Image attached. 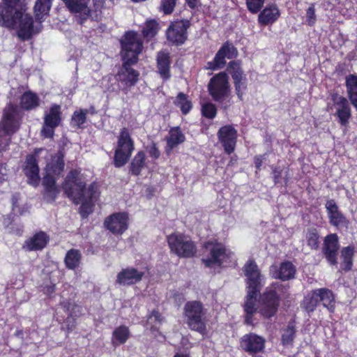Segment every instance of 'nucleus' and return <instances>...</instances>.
<instances>
[{"label":"nucleus","mask_w":357,"mask_h":357,"mask_svg":"<svg viewBox=\"0 0 357 357\" xmlns=\"http://www.w3.org/2000/svg\"><path fill=\"white\" fill-rule=\"evenodd\" d=\"M326 208L331 224L336 227L347 224V219L339 211L338 207L333 200H328L326 204Z\"/></svg>","instance_id":"c756f323"},{"label":"nucleus","mask_w":357,"mask_h":357,"mask_svg":"<svg viewBox=\"0 0 357 357\" xmlns=\"http://www.w3.org/2000/svg\"><path fill=\"white\" fill-rule=\"evenodd\" d=\"M156 310L153 309L151 313L148 316L144 327L146 330L154 332L156 329Z\"/></svg>","instance_id":"3c124183"},{"label":"nucleus","mask_w":357,"mask_h":357,"mask_svg":"<svg viewBox=\"0 0 357 357\" xmlns=\"http://www.w3.org/2000/svg\"><path fill=\"white\" fill-rule=\"evenodd\" d=\"M296 268L289 261L273 264L270 267V275L275 279L288 280L294 277Z\"/></svg>","instance_id":"b1692460"},{"label":"nucleus","mask_w":357,"mask_h":357,"mask_svg":"<svg viewBox=\"0 0 357 357\" xmlns=\"http://www.w3.org/2000/svg\"><path fill=\"white\" fill-rule=\"evenodd\" d=\"M319 296V301L322 303L324 307L328 309L330 312H333L335 307V301L333 294L326 289H317Z\"/></svg>","instance_id":"f704fd0d"},{"label":"nucleus","mask_w":357,"mask_h":357,"mask_svg":"<svg viewBox=\"0 0 357 357\" xmlns=\"http://www.w3.org/2000/svg\"><path fill=\"white\" fill-rule=\"evenodd\" d=\"M56 285L55 284H51L50 285H46L43 288V292L45 294L51 295L55 292Z\"/></svg>","instance_id":"13d9d810"},{"label":"nucleus","mask_w":357,"mask_h":357,"mask_svg":"<svg viewBox=\"0 0 357 357\" xmlns=\"http://www.w3.org/2000/svg\"><path fill=\"white\" fill-rule=\"evenodd\" d=\"M62 121L61 107L60 105L52 104L43 115V123L40 130V136L45 139H53L55 130Z\"/></svg>","instance_id":"0eeeda50"},{"label":"nucleus","mask_w":357,"mask_h":357,"mask_svg":"<svg viewBox=\"0 0 357 357\" xmlns=\"http://www.w3.org/2000/svg\"><path fill=\"white\" fill-rule=\"evenodd\" d=\"M208 90L215 101L222 102L229 97L231 92L228 75L225 73L214 75L208 82Z\"/></svg>","instance_id":"1a4fd4ad"},{"label":"nucleus","mask_w":357,"mask_h":357,"mask_svg":"<svg viewBox=\"0 0 357 357\" xmlns=\"http://www.w3.org/2000/svg\"><path fill=\"white\" fill-rule=\"evenodd\" d=\"M82 259V254L79 250L72 248L67 251L64 263L69 270H75L79 266Z\"/></svg>","instance_id":"c9c22d12"},{"label":"nucleus","mask_w":357,"mask_h":357,"mask_svg":"<svg viewBox=\"0 0 357 357\" xmlns=\"http://www.w3.org/2000/svg\"><path fill=\"white\" fill-rule=\"evenodd\" d=\"M144 275L143 271H139L134 267H127L117 274L116 282L123 286H130L139 282Z\"/></svg>","instance_id":"4be33fe9"},{"label":"nucleus","mask_w":357,"mask_h":357,"mask_svg":"<svg viewBox=\"0 0 357 357\" xmlns=\"http://www.w3.org/2000/svg\"><path fill=\"white\" fill-rule=\"evenodd\" d=\"M265 340L256 334L245 335L241 340V347L250 353H257L264 348Z\"/></svg>","instance_id":"393cba45"},{"label":"nucleus","mask_w":357,"mask_h":357,"mask_svg":"<svg viewBox=\"0 0 357 357\" xmlns=\"http://www.w3.org/2000/svg\"><path fill=\"white\" fill-rule=\"evenodd\" d=\"M175 105L178 107L183 114H186L192 109L191 101L183 93L178 94L175 101Z\"/></svg>","instance_id":"c03bdc74"},{"label":"nucleus","mask_w":357,"mask_h":357,"mask_svg":"<svg viewBox=\"0 0 357 357\" xmlns=\"http://www.w3.org/2000/svg\"><path fill=\"white\" fill-rule=\"evenodd\" d=\"M22 8L21 17L17 20V36L22 41H26L31 39L34 33L33 17L24 13Z\"/></svg>","instance_id":"a211bd4d"},{"label":"nucleus","mask_w":357,"mask_h":357,"mask_svg":"<svg viewBox=\"0 0 357 357\" xmlns=\"http://www.w3.org/2000/svg\"><path fill=\"white\" fill-rule=\"evenodd\" d=\"M332 100L341 124L345 125L351 116V110L347 99L335 94L332 96Z\"/></svg>","instance_id":"a878e982"},{"label":"nucleus","mask_w":357,"mask_h":357,"mask_svg":"<svg viewBox=\"0 0 357 357\" xmlns=\"http://www.w3.org/2000/svg\"><path fill=\"white\" fill-rule=\"evenodd\" d=\"M65 153L63 150H59L54 155H51L50 160L47 163L45 171L47 173L59 177L64 170Z\"/></svg>","instance_id":"bb28decb"},{"label":"nucleus","mask_w":357,"mask_h":357,"mask_svg":"<svg viewBox=\"0 0 357 357\" xmlns=\"http://www.w3.org/2000/svg\"><path fill=\"white\" fill-rule=\"evenodd\" d=\"M20 105L24 110L30 111L40 105V98L36 93L27 91L21 96Z\"/></svg>","instance_id":"7c9ffc66"},{"label":"nucleus","mask_w":357,"mask_h":357,"mask_svg":"<svg viewBox=\"0 0 357 357\" xmlns=\"http://www.w3.org/2000/svg\"><path fill=\"white\" fill-rule=\"evenodd\" d=\"M190 22L187 20L172 22L166 31L167 40L175 45H181L187 39V29Z\"/></svg>","instance_id":"ddd939ff"},{"label":"nucleus","mask_w":357,"mask_h":357,"mask_svg":"<svg viewBox=\"0 0 357 357\" xmlns=\"http://www.w3.org/2000/svg\"><path fill=\"white\" fill-rule=\"evenodd\" d=\"M169 66V54L165 52H160L158 55V73L164 80L168 79L170 77Z\"/></svg>","instance_id":"72a5a7b5"},{"label":"nucleus","mask_w":357,"mask_h":357,"mask_svg":"<svg viewBox=\"0 0 357 357\" xmlns=\"http://www.w3.org/2000/svg\"><path fill=\"white\" fill-rule=\"evenodd\" d=\"M49 241V235L43 231H39L27 238L24 242L22 248L26 252L40 251L47 246Z\"/></svg>","instance_id":"aec40b11"},{"label":"nucleus","mask_w":357,"mask_h":357,"mask_svg":"<svg viewBox=\"0 0 357 357\" xmlns=\"http://www.w3.org/2000/svg\"><path fill=\"white\" fill-rule=\"evenodd\" d=\"M17 115V107L12 103L3 109L1 129L5 135H12L18 130L20 126L16 120Z\"/></svg>","instance_id":"dca6fc26"},{"label":"nucleus","mask_w":357,"mask_h":357,"mask_svg":"<svg viewBox=\"0 0 357 357\" xmlns=\"http://www.w3.org/2000/svg\"><path fill=\"white\" fill-rule=\"evenodd\" d=\"M149 155L152 159H156V144L153 143L151 148L149 151Z\"/></svg>","instance_id":"680f3d73"},{"label":"nucleus","mask_w":357,"mask_h":357,"mask_svg":"<svg viewBox=\"0 0 357 357\" xmlns=\"http://www.w3.org/2000/svg\"><path fill=\"white\" fill-rule=\"evenodd\" d=\"M218 136L225 153H231L234 151L236 144V130L231 126H225L219 130Z\"/></svg>","instance_id":"6ab92c4d"},{"label":"nucleus","mask_w":357,"mask_h":357,"mask_svg":"<svg viewBox=\"0 0 357 357\" xmlns=\"http://www.w3.org/2000/svg\"><path fill=\"white\" fill-rule=\"evenodd\" d=\"M37 155L36 151L34 153L28 154L22 167L23 172L27 178V183L33 187H37L40 181Z\"/></svg>","instance_id":"4468645a"},{"label":"nucleus","mask_w":357,"mask_h":357,"mask_svg":"<svg viewBox=\"0 0 357 357\" xmlns=\"http://www.w3.org/2000/svg\"><path fill=\"white\" fill-rule=\"evenodd\" d=\"M202 114L208 119H213L217 113V109L214 104L205 102L202 105Z\"/></svg>","instance_id":"49530a36"},{"label":"nucleus","mask_w":357,"mask_h":357,"mask_svg":"<svg viewBox=\"0 0 357 357\" xmlns=\"http://www.w3.org/2000/svg\"><path fill=\"white\" fill-rule=\"evenodd\" d=\"M146 154L143 151H138L132 159L129 165V173L132 176H139L142 169L147 167Z\"/></svg>","instance_id":"2f4dec72"},{"label":"nucleus","mask_w":357,"mask_h":357,"mask_svg":"<svg viewBox=\"0 0 357 357\" xmlns=\"http://www.w3.org/2000/svg\"><path fill=\"white\" fill-rule=\"evenodd\" d=\"M184 314L188 326L200 334L207 333L206 312L197 301L188 302L185 305Z\"/></svg>","instance_id":"423d86ee"},{"label":"nucleus","mask_w":357,"mask_h":357,"mask_svg":"<svg viewBox=\"0 0 357 357\" xmlns=\"http://www.w3.org/2000/svg\"><path fill=\"white\" fill-rule=\"evenodd\" d=\"M66 8L71 13H79L76 16V22L83 25L87 20L91 17V10L87 5L89 0H62Z\"/></svg>","instance_id":"f3484780"},{"label":"nucleus","mask_w":357,"mask_h":357,"mask_svg":"<svg viewBox=\"0 0 357 357\" xmlns=\"http://www.w3.org/2000/svg\"><path fill=\"white\" fill-rule=\"evenodd\" d=\"M92 200L85 199L79 207V214L82 218H86L93 212Z\"/></svg>","instance_id":"de8ad7c7"},{"label":"nucleus","mask_w":357,"mask_h":357,"mask_svg":"<svg viewBox=\"0 0 357 357\" xmlns=\"http://www.w3.org/2000/svg\"><path fill=\"white\" fill-rule=\"evenodd\" d=\"M264 3V0H247L248 8L253 13L258 12Z\"/></svg>","instance_id":"5fc2aeb1"},{"label":"nucleus","mask_w":357,"mask_h":357,"mask_svg":"<svg viewBox=\"0 0 357 357\" xmlns=\"http://www.w3.org/2000/svg\"><path fill=\"white\" fill-rule=\"evenodd\" d=\"M316 20L314 7V5H311L306 11V23L309 26H313Z\"/></svg>","instance_id":"6e6d98bb"},{"label":"nucleus","mask_w":357,"mask_h":357,"mask_svg":"<svg viewBox=\"0 0 357 357\" xmlns=\"http://www.w3.org/2000/svg\"><path fill=\"white\" fill-rule=\"evenodd\" d=\"M206 248L208 254L202 259L206 267L216 269L226 267L231 263L234 253L222 243L208 242Z\"/></svg>","instance_id":"7ed1b4c3"},{"label":"nucleus","mask_w":357,"mask_h":357,"mask_svg":"<svg viewBox=\"0 0 357 357\" xmlns=\"http://www.w3.org/2000/svg\"><path fill=\"white\" fill-rule=\"evenodd\" d=\"M21 7H13L0 3V26L8 29L17 28V20L21 17Z\"/></svg>","instance_id":"2eb2a0df"},{"label":"nucleus","mask_w":357,"mask_h":357,"mask_svg":"<svg viewBox=\"0 0 357 357\" xmlns=\"http://www.w3.org/2000/svg\"><path fill=\"white\" fill-rule=\"evenodd\" d=\"M294 326L289 325L282 335V342L284 345L291 344L294 337Z\"/></svg>","instance_id":"8fccbe9b"},{"label":"nucleus","mask_w":357,"mask_h":357,"mask_svg":"<svg viewBox=\"0 0 357 357\" xmlns=\"http://www.w3.org/2000/svg\"><path fill=\"white\" fill-rule=\"evenodd\" d=\"M121 56L122 60L138 62L139 55L143 50V40L137 32L133 30L126 31L120 40Z\"/></svg>","instance_id":"39448f33"},{"label":"nucleus","mask_w":357,"mask_h":357,"mask_svg":"<svg viewBox=\"0 0 357 357\" xmlns=\"http://www.w3.org/2000/svg\"><path fill=\"white\" fill-rule=\"evenodd\" d=\"M52 0H36L33 13L37 22H42L45 17L49 15V12L52 7Z\"/></svg>","instance_id":"473e14b6"},{"label":"nucleus","mask_w":357,"mask_h":357,"mask_svg":"<svg viewBox=\"0 0 357 357\" xmlns=\"http://www.w3.org/2000/svg\"><path fill=\"white\" fill-rule=\"evenodd\" d=\"M87 109L75 110L72 116L70 124L73 128H82V126L86 121Z\"/></svg>","instance_id":"79ce46f5"},{"label":"nucleus","mask_w":357,"mask_h":357,"mask_svg":"<svg viewBox=\"0 0 357 357\" xmlns=\"http://www.w3.org/2000/svg\"><path fill=\"white\" fill-rule=\"evenodd\" d=\"M188 5L192 8H194L197 7L199 4V0H185Z\"/></svg>","instance_id":"0e129e2a"},{"label":"nucleus","mask_w":357,"mask_h":357,"mask_svg":"<svg viewBox=\"0 0 357 357\" xmlns=\"http://www.w3.org/2000/svg\"><path fill=\"white\" fill-rule=\"evenodd\" d=\"M62 188L66 195L75 204L85 199L92 200L97 190L95 183H91L86 188V183L82 178L81 171L77 169H72L68 172Z\"/></svg>","instance_id":"f03ea898"},{"label":"nucleus","mask_w":357,"mask_h":357,"mask_svg":"<svg viewBox=\"0 0 357 357\" xmlns=\"http://www.w3.org/2000/svg\"><path fill=\"white\" fill-rule=\"evenodd\" d=\"M354 251L351 246L344 248L341 251V267L342 269L347 271L350 270L352 266V257Z\"/></svg>","instance_id":"37998d69"},{"label":"nucleus","mask_w":357,"mask_h":357,"mask_svg":"<svg viewBox=\"0 0 357 357\" xmlns=\"http://www.w3.org/2000/svg\"><path fill=\"white\" fill-rule=\"evenodd\" d=\"M130 336L129 328L125 325H121L116 327L113 333L112 342V344L121 345L125 344Z\"/></svg>","instance_id":"e433bc0d"},{"label":"nucleus","mask_w":357,"mask_h":357,"mask_svg":"<svg viewBox=\"0 0 357 357\" xmlns=\"http://www.w3.org/2000/svg\"><path fill=\"white\" fill-rule=\"evenodd\" d=\"M263 162L262 156H257L255 159V164L257 169H259Z\"/></svg>","instance_id":"e2e57ef3"},{"label":"nucleus","mask_w":357,"mask_h":357,"mask_svg":"<svg viewBox=\"0 0 357 357\" xmlns=\"http://www.w3.org/2000/svg\"><path fill=\"white\" fill-rule=\"evenodd\" d=\"M10 143V137H6L2 135H0V157L3 155V152H6L7 150H8Z\"/></svg>","instance_id":"4d7b16f0"},{"label":"nucleus","mask_w":357,"mask_h":357,"mask_svg":"<svg viewBox=\"0 0 357 357\" xmlns=\"http://www.w3.org/2000/svg\"><path fill=\"white\" fill-rule=\"evenodd\" d=\"M135 149L134 140L127 128L121 129L114 149L113 164L115 167H123L129 161Z\"/></svg>","instance_id":"20e7f679"},{"label":"nucleus","mask_w":357,"mask_h":357,"mask_svg":"<svg viewBox=\"0 0 357 357\" xmlns=\"http://www.w3.org/2000/svg\"><path fill=\"white\" fill-rule=\"evenodd\" d=\"M280 15V13L276 5H268L259 13L258 21L263 25L273 24L279 18Z\"/></svg>","instance_id":"c85d7f7f"},{"label":"nucleus","mask_w":357,"mask_h":357,"mask_svg":"<svg viewBox=\"0 0 357 357\" xmlns=\"http://www.w3.org/2000/svg\"><path fill=\"white\" fill-rule=\"evenodd\" d=\"M235 86L236 93L240 100H243V97L247 89L246 79L234 82Z\"/></svg>","instance_id":"603ef678"},{"label":"nucleus","mask_w":357,"mask_h":357,"mask_svg":"<svg viewBox=\"0 0 357 357\" xmlns=\"http://www.w3.org/2000/svg\"><path fill=\"white\" fill-rule=\"evenodd\" d=\"M104 227L115 236L122 235L129 227V215L127 212H115L106 217Z\"/></svg>","instance_id":"f8f14e48"},{"label":"nucleus","mask_w":357,"mask_h":357,"mask_svg":"<svg viewBox=\"0 0 357 357\" xmlns=\"http://www.w3.org/2000/svg\"><path fill=\"white\" fill-rule=\"evenodd\" d=\"M346 86L351 102L357 109V75L347 76Z\"/></svg>","instance_id":"58836bf2"},{"label":"nucleus","mask_w":357,"mask_h":357,"mask_svg":"<svg viewBox=\"0 0 357 357\" xmlns=\"http://www.w3.org/2000/svg\"><path fill=\"white\" fill-rule=\"evenodd\" d=\"M57 178L55 175L47 172H45L43 176L42 181L44 188L43 195L47 202H54L60 192V190L56 185Z\"/></svg>","instance_id":"5701e85b"},{"label":"nucleus","mask_w":357,"mask_h":357,"mask_svg":"<svg viewBox=\"0 0 357 357\" xmlns=\"http://www.w3.org/2000/svg\"><path fill=\"white\" fill-rule=\"evenodd\" d=\"M319 296L317 294V289L309 292L304 298L301 305L307 312H312L316 308L319 302Z\"/></svg>","instance_id":"a19ab883"},{"label":"nucleus","mask_w":357,"mask_h":357,"mask_svg":"<svg viewBox=\"0 0 357 357\" xmlns=\"http://www.w3.org/2000/svg\"><path fill=\"white\" fill-rule=\"evenodd\" d=\"M228 70L231 74L234 82L246 79L245 76L243 74V71L240 67L239 63L237 62H230Z\"/></svg>","instance_id":"a18cd8bd"},{"label":"nucleus","mask_w":357,"mask_h":357,"mask_svg":"<svg viewBox=\"0 0 357 357\" xmlns=\"http://www.w3.org/2000/svg\"><path fill=\"white\" fill-rule=\"evenodd\" d=\"M280 173L281 172L280 171H277V170L274 171L273 174H274V179H275V183L279 182V176H280Z\"/></svg>","instance_id":"338daca9"},{"label":"nucleus","mask_w":357,"mask_h":357,"mask_svg":"<svg viewBox=\"0 0 357 357\" xmlns=\"http://www.w3.org/2000/svg\"><path fill=\"white\" fill-rule=\"evenodd\" d=\"M137 62L123 60L122 67L119 70L116 77L126 93L134 86L139 80V73L132 68Z\"/></svg>","instance_id":"9b49d317"},{"label":"nucleus","mask_w":357,"mask_h":357,"mask_svg":"<svg viewBox=\"0 0 357 357\" xmlns=\"http://www.w3.org/2000/svg\"><path fill=\"white\" fill-rule=\"evenodd\" d=\"M176 0H162L160 10L166 15L171 14L176 5Z\"/></svg>","instance_id":"864d4df0"},{"label":"nucleus","mask_w":357,"mask_h":357,"mask_svg":"<svg viewBox=\"0 0 357 357\" xmlns=\"http://www.w3.org/2000/svg\"><path fill=\"white\" fill-rule=\"evenodd\" d=\"M3 164L0 162V184L3 183L5 181L4 174L1 173V167Z\"/></svg>","instance_id":"69168bd1"},{"label":"nucleus","mask_w":357,"mask_h":357,"mask_svg":"<svg viewBox=\"0 0 357 357\" xmlns=\"http://www.w3.org/2000/svg\"><path fill=\"white\" fill-rule=\"evenodd\" d=\"M338 248V238L336 234H332L327 236L324 241L325 254L331 264H335L336 252Z\"/></svg>","instance_id":"cd10ccee"},{"label":"nucleus","mask_w":357,"mask_h":357,"mask_svg":"<svg viewBox=\"0 0 357 357\" xmlns=\"http://www.w3.org/2000/svg\"><path fill=\"white\" fill-rule=\"evenodd\" d=\"M281 287L279 282H275L264 293L259 309V313L263 317L271 318L276 313L279 305L278 291L280 290Z\"/></svg>","instance_id":"9d476101"},{"label":"nucleus","mask_w":357,"mask_h":357,"mask_svg":"<svg viewBox=\"0 0 357 357\" xmlns=\"http://www.w3.org/2000/svg\"><path fill=\"white\" fill-rule=\"evenodd\" d=\"M60 305L65 312H69L71 307V302L70 301H63L60 303Z\"/></svg>","instance_id":"052dcab7"},{"label":"nucleus","mask_w":357,"mask_h":357,"mask_svg":"<svg viewBox=\"0 0 357 357\" xmlns=\"http://www.w3.org/2000/svg\"><path fill=\"white\" fill-rule=\"evenodd\" d=\"M167 241L171 251L180 257H192L197 252V248L190 237L175 233L168 236Z\"/></svg>","instance_id":"6e6552de"},{"label":"nucleus","mask_w":357,"mask_h":357,"mask_svg":"<svg viewBox=\"0 0 357 357\" xmlns=\"http://www.w3.org/2000/svg\"><path fill=\"white\" fill-rule=\"evenodd\" d=\"M245 276L247 296L244 305L245 312V322L253 324L252 316L257 312L256 302L258 293L264 284V277L257 265L252 261H248L243 266Z\"/></svg>","instance_id":"f257e3e1"},{"label":"nucleus","mask_w":357,"mask_h":357,"mask_svg":"<svg viewBox=\"0 0 357 357\" xmlns=\"http://www.w3.org/2000/svg\"><path fill=\"white\" fill-rule=\"evenodd\" d=\"M174 357H189V356L183 353H177L174 355Z\"/></svg>","instance_id":"774afa93"},{"label":"nucleus","mask_w":357,"mask_h":357,"mask_svg":"<svg viewBox=\"0 0 357 357\" xmlns=\"http://www.w3.org/2000/svg\"><path fill=\"white\" fill-rule=\"evenodd\" d=\"M20 0H2L1 4L9 5L13 7H18Z\"/></svg>","instance_id":"bf43d9fd"},{"label":"nucleus","mask_w":357,"mask_h":357,"mask_svg":"<svg viewBox=\"0 0 357 357\" xmlns=\"http://www.w3.org/2000/svg\"><path fill=\"white\" fill-rule=\"evenodd\" d=\"M236 56V50L233 45L225 44L216 54L213 61L208 62L206 69L217 70L222 68L225 64V59H231Z\"/></svg>","instance_id":"412c9836"},{"label":"nucleus","mask_w":357,"mask_h":357,"mask_svg":"<svg viewBox=\"0 0 357 357\" xmlns=\"http://www.w3.org/2000/svg\"><path fill=\"white\" fill-rule=\"evenodd\" d=\"M307 245L312 249H317L319 246V235L317 231L315 229L309 230L307 236Z\"/></svg>","instance_id":"09e8293b"},{"label":"nucleus","mask_w":357,"mask_h":357,"mask_svg":"<svg viewBox=\"0 0 357 357\" xmlns=\"http://www.w3.org/2000/svg\"><path fill=\"white\" fill-rule=\"evenodd\" d=\"M185 140V137L179 127L172 128L167 138V148L172 150L178 144L183 143Z\"/></svg>","instance_id":"4c0bfd02"},{"label":"nucleus","mask_w":357,"mask_h":357,"mask_svg":"<svg viewBox=\"0 0 357 357\" xmlns=\"http://www.w3.org/2000/svg\"><path fill=\"white\" fill-rule=\"evenodd\" d=\"M143 38L149 42L156 35V20H147L142 29Z\"/></svg>","instance_id":"ea45409f"}]
</instances>
